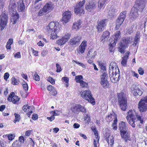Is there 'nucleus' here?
I'll list each match as a JSON object with an SVG mask.
<instances>
[{
  "instance_id": "14",
  "label": "nucleus",
  "mask_w": 147,
  "mask_h": 147,
  "mask_svg": "<svg viewBox=\"0 0 147 147\" xmlns=\"http://www.w3.org/2000/svg\"><path fill=\"white\" fill-rule=\"evenodd\" d=\"M87 42L86 40H84L82 41L78 48L76 50L78 54L84 53L87 47Z\"/></svg>"
},
{
  "instance_id": "35",
  "label": "nucleus",
  "mask_w": 147,
  "mask_h": 147,
  "mask_svg": "<svg viewBox=\"0 0 147 147\" xmlns=\"http://www.w3.org/2000/svg\"><path fill=\"white\" fill-rule=\"evenodd\" d=\"M91 129L94 133L95 136V139L94 140H96L97 141V144H99V140L100 137L98 136V133L96 127L91 128Z\"/></svg>"
},
{
  "instance_id": "12",
  "label": "nucleus",
  "mask_w": 147,
  "mask_h": 147,
  "mask_svg": "<svg viewBox=\"0 0 147 147\" xmlns=\"http://www.w3.org/2000/svg\"><path fill=\"white\" fill-rule=\"evenodd\" d=\"M71 36V34L70 33L65 34L61 39L57 41V44L60 46L65 44L69 40Z\"/></svg>"
},
{
  "instance_id": "15",
  "label": "nucleus",
  "mask_w": 147,
  "mask_h": 147,
  "mask_svg": "<svg viewBox=\"0 0 147 147\" xmlns=\"http://www.w3.org/2000/svg\"><path fill=\"white\" fill-rule=\"evenodd\" d=\"M71 16V11H65L62 14V22L63 23L66 24L70 20Z\"/></svg>"
},
{
  "instance_id": "34",
  "label": "nucleus",
  "mask_w": 147,
  "mask_h": 147,
  "mask_svg": "<svg viewBox=\"0 0 147 147\" xmlns=\"http://www.w3.org/2000/svg\"><path fill=\"white\" fill-rule=\"evenodd\" d=\"M121 34V33L120 31H116L115 34L113 36L114 39L112 41L117 43L118 40V38Z\"/></svg>"
},
{
  "instance_id": "40",
  "label": "nucleus",
  "mask_w": 147,
  "mask_h": 147,
  "mask_svg": "<svg viewBox=\"0 0 147 147\" xmlns=\"http://www.w3.org/2000/svg\"><path fill=\"white\" fill-rule=\"evenodd\" d=\"M80 104H76L71 108V109L74 112L77 113L79 112Z\"/></svg>"
},
{
  "instance_id": "60",
  "label": "nucleus",
  "mask_w": 147,
  "mask_h": 147,
  "mask_svg": "<svg viewBox=\"0 0 147 147\" xmlns=\"http://www.w3.org/2000/svg\"><path fill=\"white\" fill-rule=\"evenodd\" d=\"M138 71L139 74L140 75H142L144 74V70L141 67H140L138 69Z\"/></svg>"
},
{
  "instance_id": "13",
  "label": "nucleus",
  "mask_w": 147,
  "mask_h": 147,
  "mask_svg": "<svg viewBox=\"0 0 147 147\" xmlns=\"http://www.w3.org/2000/svg\"><path fill=\"white\" fill-rule=\"evenodd\" d=\"M59 24L58 22H50L47 27V29L48 32H50L51 31L57 30L59 28Z\"/></svg>"
},
{
  "instance_id": "36",
  "label": "nucleus",
  "mask_w": 147,
  "mask_h": 147,
  "mask_svg": "<svg viewBox=\"0 0 147 147\" xmlns=\"http://www.w3.org/2000/svg\"><path fill=\"white\" fill-rule=\"evenodd\" d=\"M130 37H126L123 38L122 39V42L125 46L128 47V45L130 44L131 41L130 40Z\"/></svg>"
},
{
  "instance_id": "7",
  "label": "nucleus",
  "mask_w": 147,
  "mask_h": 147,
  "mask_svg": "<svg viewBox=\"0 0 147 147\" xmlns=\"http://www.w3.org/2000/svg\"><path fill=\"white\" fill-rule=\"evenodd\" d=\"M140 86L138 83L134 84L131 86V91L134 96H140L142 94L143 92L139 88Z\"/></svg>"
},
{
  "instance_id": "21",
  "label": "nucleus",
  "mask_w": 147,
  "mask_h": 147,
  "mask_svg": "<svg viewBox=\"0 0 147 147\" xmlns=\"http://www.w3.org/2000/svg\"><path fill=\"white\" fill-rule=\"evenodd\" d=\"M17 10L19 12L24 11L25 9V5L24 3L23 0H19L17 2Z\"/></svg>"
},
{
  "instance_id": "63",
  "label": "nucleus",
  "mask_w": 147,
  "mask_h": 147,
  "mask_svg": "<svg viewBox=\"0 0 147 147\" xmlns=\"http://www.w3.org/2000/svg\"><path fill=\"white\" fill-rule=\"evenodd\" d=\"M55 88L54 86L51 85L48 86L47 87V89L50 92H51Z\"/></svg>"
},
{
  "instance_id": "30",
  "label": "nucleus",
  "mask_w": 147,
  "mask_h": 147,
  "mask_svg": "<svg viewBox=\"0 0 147 147\" xmlns=\"http://www.w3.org/2000/svg\"><path fill=\"white\" fill-rule=\"evenodd\" d=\"M117 43L111 41L109 45V51L110 53L113 52L114 53L115 50V47Z\"/></svg>"
},
{
  "instance_id": "8",
  "label": "nucleus",
  "mask_w": 147,
  "mask_h": 147,
  "mask_svg": "<svg viewBox=\"0 0 147 147\" xmlns=\"http://www.w3.org/2000/svg\"><path fill=\"white\" fill-rule=\"evenodd\" d=\"M7 22V16L5 13H2L0 16V26L1 31L6 26Z\"/></svg>"
},
{
  "instance_id": "6",
  "label": "nucleus",
  "mask_w": 147,
  "mask_h": 147,
  "mask_svg": "<svg viewBox=\"0 0 147 147\" xmlns=\"http://www.w3.org/2000/svg\"><path fill=\"white\" fill-rule=\"evenodd\" d=\"M138 108L140 113L147 111V96L140 99L138 104Z\"/></svg>"
},
{
  "instance_id": "24",
  "label": "nucleus",
  "mask_w": 147,
  "mask_h": 147,
  "mask_svg": "<svg viewBox=\"0 0 147 147\" xmlns=\"http://www.w3.org/2000/svg\"><path fill=\"white\" fill-rule=\"evenodd\" d=\"M127 125V123L126 122L122 121L120 122L119 125V129L120 132L126 131L128 129Z\"/></svg>"
},
{
  "instance_id": "53",
  "label": "nucleus",
  "mask_w": 147,
  "mask_h": 147,
  "mask_svg": "<svg viewBox=\"0 0 147 147\" xmlns=\"http://www.w3.org/2000/svg\"><path fill=\"white\" fill-rule=\"evenodd\" d=\"M15 119L14 120V123H16L17 121H19L20 119V116L18 114L15 113Z\"/></svg>"
},
{
  "instance_id": "50",
  "label": "nucleus",
  "mask_w": 147,
  "mask_h": 147,
  "mask_svg": "<svg viewBox=\"0 0 147 147\" xmlns=\"http://www.w3.org/2000/svg\"><path fill=\"white\" fill-rule=\"evenodd\" d=\"M47 81L50 82L52 85H54L55 84V80L51 76H49L47 79Z\"/></svg>"
},
{
  "instance_id": "41",
  "label": "nucleus",
  "mask_w": 147,
  "mask_h": 147,
  "mask_svg": "<svg viewBox=\"0 0 147 147\" xmlns=\"http://www.w3.org/2000/svg\"><path fill=\"white\" fill-rule=\"evenodd\" d=\"M75 79L77 83L80 84L83 81V77L82 75L76 76L75 77Z\"/></svg>"
},
{
  "instance_id": "49",
  "label": "nucleus",
  "mask_w": 147,
  "mask_h": 147,
  "mask_svg": "<svg viewBox=\"0 0 147 147\" xmlns=\"http://www.w3.org/2000/svg\"><path fill=\"white\" fill-rule=\"evenodd\" d=\"M80 106L79 107V112H81L82 113H86V110L85 107L82 106L81 105H79Z\"/></svg>"
},
{
  "instance_id": "3",
  "label": "nucleus",
  "mask_w": 147,
  "mask_h": 147,
  "mask_svg": "<svg viewBox=\"0 0 147 147\" xmlns=\"http://www.w3.org/2000/svg\"><path fill=\"white\" fill-rule=\"evenodd\" d=\"M118 102L121 109L125 111L127 106V100L126 94L121 92L117 94Z\"/></svg>"
},
{
  "instance_id": "43",
  "label": "nucleus",
  "mask_w": 147,
  "mask_h": 147,
  "mask_svg": "<svg viewBox=\"0 0 147 147\" xmlns=\"http://www.w3.org/2000/svg\"><path fill=\"white\" fill-rule=\"evenodd\" d=\"M100 69H101V71L102 73V75H103L104 74H105V75L106 76L108 75L107 74V72L106 70V67L102 63H101L100 65Z\"/></svg>"
},
{
  "instance_id": "26",
  "label": "nucleus",
  "mask_w": 147,
  "mask_h": 147,
  "mask_svg": "<svg viewBox=\"0 0 147 147\" xmlns=\"http://www.w3.org/2000/svg\"><path fill=\"white\" fill-rule=\"evenodd\" d=\"M96 5L94 3L92 2H89V4L85 6L86 9L88 11L91 12L96 7Z\"/></svg>"
},
{
  "instance_id": "57",
  "label": "nucleus",
  "mask_w": 147,
  "mask_h": 147,
  "mask_svg": "<svg viewBox=\"0 0 147 147\" xmlns=\"http://www.w3.org/2000/svg\"><path fill=\"white\" fill-rule=\"evenodd\" d=\"M56 66L57 67L56 72L57 73L60 72L62 70L61 66L58 63L56 64Z\"/></svg>"
},
{
  "instance_id": "44",
  "label": "nucleus",
  "mask_w": 147,
  "mask_h": 147,
  "mask_svg": "<svg viewBox=\"0 0 147 147\" xmlns=\"http://www.w3.org/2000/svg\"><path fill=\"white\" fill-rule=\"evenodd\" d=\"M105 2L106 1L105 0H99L98 3V7L100 9L102 8L103 7Z\"/></svg>"
},
{
  "instance_id": "39",
  "label": "nucleus",
  "mask_w": 147,
  "mask_h": 147,
  "mask_svg": "<svg viewBox=\"0 0 147 147\" xmlns=\"http://www.w3.org/2000/svg\"><path fill=\"white\" fill-rule=\"evenodd\" d=\"M117 117H115V118L114 119L113 122L111 125V126L113 127V129L114 130H117Z\"/></svg>"
},
{
  "instance_id": "11",
  "label": "nucleus",
  "mask_w": 147,
  "mask_h": 147,
  "mask_svg": "<svg viewBox=\"0 0 147 147\" xmlns=\"http://www.w3.org/2000/svg\"><path fill=\"white\" fill-rule=\"evenodd\" d=\"M20 98L18 96L15 95V93L12 92L10 93L7 97V100L12 102L13 104H18L19 103Z\"/></svg>"
},
{
  "instance_id": "48",
  "label": "nucleus",
  "mask_w": 147,
  "mask_h": 147,
  "mask_svg": "<svg viewBox=\"0 0 147 147\" xmlns=\"http://www.w3.org/2000/svg\"><path fill=\"white\" fill-rule=\"evenodd\" d=\"M11 84L13 85H17L19 84V82L15 78L13 77L11 79Z\"/></svg>"
},
{
  "instance_id": "1",
  "label": "nucleus",
  "mask_w": 147,
  "mask_h": 147,
  "mask_svg": "<svg viewBox=\"0 0 147 147\" xmlns=\"http://www.w3.org/2000/svg\"><path fill=\"white\" fill-rule=\"evenodd\" d=\"M147 0H136L134 6L131 8L129 14L130 19L135 20L138 16V11L142 12L145 7Z\"/></svg>"
},
{
  "instance_id": "61",
  "label": "nucleus",
  "mask_w": 147,
  "mask_h": 147,
  "mask_svg": "<svg viewBox=\"0 0 147 147\" xmlns=\"http://www.w3.org/2000/svg\"><path fill=\"white\" fill-rule=\"evenodd\" d=\"M9 74L7 72L5 73L4 75L3 78L5 80L7 81V79L9 77Z\"/></svg>"
},
{
  "instance_id": "4",
  "label": "nucleus",
  "mask_w": 147,
  "mask_h": 147,
  "mask_svg": "<svg viewBox=\"0 0 147 147\" xmlns=\"http://www.w3.org/2000/svg\"><path fill=\"white\" fill-rule=\"evenodd\" d=\"M81 96L82 98L90 102L93 105L95 104L94 98L92 96L91 92L89 90H82L80 92Z\"/></svg>"
},
{
  "instance_id": "27",
  "label": "nucleus",
  "mask_w": 147,
  "mask_h": 147,
  "mask_svg": "<svg viewBox=\"0 0 147 147\" xmlns=\"http://www.w3.org/2000/svg\"><path fill=\"white\" fill-rule=\"evenodd\" d=\"M20 16L19 14L16 12L15 14H13L11 19L12 24H15L17 22L19 21Z\"/></svg>"
},
{
  "instance_id": "2",
  "label": "nucleus",
  "mask_w": 147,
  "mask_h": 147,
  "mask_svg": "<svg viewBox=\"0 0 147 147\" xmlns=\"http://www.w3.org/2000/svg\"><path fill=\"white\" fill-rule=\"evenodd\" d=\"M126 119L128 122L133 127L136 126V123L138 121L142 124L144 121L142 116L139 115L134 109H130L127 113Z\"/></svg>"
},
{
  "instance_id": "59",
  "label": "nucleus",
  "mask_w": 147,
  "mask_h": 147,
  "mask_svg": "<svg viewBox=\"0 0 147 147\" xmlns=\"http://www.w3.org/2000/svg\"><path fill=\"white\" fill-rule=\"evenodd\" d=\"M33 78L36 81H38L40 80V77L36 72L33 76Z\"/></svg>"
},
{
  "instance_id": "38",
  "label": "nucleus",
  "mask_w": 147,
  "mask_h": 147,
  "mask_svg": "<svg viewBox=\"0 0 147 147\" xmlns=\"http://www.w3.org/2000/svg\"><path fill=\"white\" fill-rule=\"evenodd\" d=\"M13 42V40L12 38H9L7 42L5 47L7 49L9 50L11 49V45Z\"/></svg>"
},
{
  "instance_id": "37",
  "label": "nucleus",
  "mask_w": 147,
  "mask_h": 147,
  "mask_svg": "<svg viewBox=\"0 0 147 147\" xmlns=\"http://www.w3.org/2000/svg\"><path fill=\"white\" fill-rule=\"evenodd\" d=\"M51 38L55 39L59 37V36L57 35V33L58 32L57 30L51 31Z\"/></svg>"
},
{
  "instance_id": "62",
  "label": "nucleus",
  "mask_w": 147,
  "mask_h": 147,
  "mask_svg": "<svg viewBox=\"0 0 147 147\" xmlns=\"http://www.w3.org/2000/svg\"><path fill=\"white\" fill-rule=\"evenodd\" d=\"M14 136L13 134H9L8 136V138L9 140L11 141L14 138Z\"/></svg>"
},
{
  "instance_id": "42",
  "label": "nucleus",
  "mask_w": 147,
  "mask_h": 147,
  "mask_svg": "<svg viewBox=\"0 0 147 147\" xmlns=\"http://www.w3.org/2000/svg\"><path fill=\"white\" fill-rule=\"evenodd\" d=\"M126 14L127 11H123L120 13L119 16L118 18H120L124 20L126 17Z\"/></svg>"
},
{
  "instance_id": "20",
  "label": "nucleus",
  "mask_w": 147,
  "mask_h": 147,
  "mask_svg": "<svg viewBox=\"0 0 147 147\" xmlns=\"http://www.w3.org/2000/svg\"><path fill=\"white\" fill-rule=\"evenodd\" d=\"M120 133L122 138L124 140L125 142H127L128 140H131L130 134L127 130L121 131L120 132Z\"/></svg>"
},
{
  "instance_id": "45",
  "label": "nucleus",
  "mask_w": 147,
  "mask_h": 147,
  "mask_svg": "<svg viewBox=\"0 0 147 147\" xmlns=\"http://www.w3.org/2000/svg\"><path fill=\"white\" fill-rule=\"evenodd\" d=\"M95 52V51H94L93 49H91L88 52L87 56L92 58L94 56L93 53Z\"/></svg>"
},
{
  "instance_id": "25",
  "label": "nucleus",
  "mask_w": 147,
  "mask_h": 147,
  "mask_svg": "<svg viewBox=\"0 0 147 147\" xmlns=\"http://www.w3.org/2000/svg\"><path fill=\"white\" fill-rule=\"evenodd\" d=\"M110 33L107 30H106L102 34L101 36L100 40L101 41H103V43L105 42L106 40L109 38Z\"/></svg>"
},
{
  "instance_id": "31",
  "label": "nucleus",
  "mask_w": 147,
  "mask_h": 147,
  "mask_svg": "<svg viewBox=\"0 0 147 147\" xmlns=\"http://www.w3.org/2000/svg\"><path fill=\"white\" fill-rule=\"evenodd\" d=\"M82 23L81 20H78L77 22L74 23L72 26V29L77 30L80 28V26Z\"/></svg>"
},
{
  "instance_id": "19",
  "label": "nucleus",
  "mask_w": 147,
  "mask_h": 147,
  "mask_svg": "<svg viewBox=\"0 0 147 147\" xmlns=\"http://www.w3.org/2000/svg\"><path fill=\"white\" fill-rule=\"evenodd\" d=\"M43 9L47 13L51 12L54 8V5L50 2L46 3L43 7Z\"/></svg>"
},
{
  "instance_id": "54",
  "label": "nucleus",
  "mask_w": 147,
  "mask_h": 147,
  "mask_svg": "<svg viewBox=\"0 0 147 147\" xmlns=\"http://www.w3.org/2000/svg\"><path fill=\"white\" fill-rule=\"evenodd\" d=\"M114 117V116L112 114H110L106 117V119L109 122H110L113 120V118L112 117Z\"/></svg>"
},
{
  "instance_id": "18",
  "label": "nucleus",
  "mask_w": 147,
  "mask_h": 147,
  "mask_svg": "<svg viewBox=\"0 0 147 147\" xmlns=\"http://www.w3.org/2000/svg\"><path fill=\"white\" fill-rule=\"evenodd\" d=\"M116 71H118V72H119V69L116 63L114 62H111L110 63L109 67V74L111 72H112V73H113V72H115Z\"/></svg>"
},
{
  "instance_id": "16",
  "label": "nucleus",
  "mask_w": 147,
  "mask_h": 147,
  "mask_svg": "<svg viewBox=\"0 0 147 147\" xmlns=\"http://www.w3.org/2000/svg\"><path fill=\"white\" fill-rule=\"evenodd\" d=\"M109 74V76L111 78V80L112 82L115 83L117 82L120 79V72H119L118 71L116 72H113V73L111 72V75Z\"/></svg>"
},
{
  "instance_id": "9",
  "label": "nucleus",
  "mask_w": 147,
  "mask_h": 147,
  "mask_svg": "<svg viewBox=\"0 0 147 147\" xmlns=\"http://www.w3.org/2000/svg\"><path fill=\"white\" fill-rule=\"evenodd\" d=\"M105 74L101 75L100 83L103 88H109L110 87V84L107 80L108 75L106 76Z\"/></svg>"
},
{
  "instance_id": "55",
  "label": "nucleus",
  "mask_w": 147,
  "mask_h": 147,
  "mask_svg": "<svg viewBox=\"0 0 147 147\" xmlns=\"http://www.w3.org/2000/svg\"><path fill=\"white\" fill-rule=\"evenodd\" d=\"M12 145L13 147H20V146L19 142L17 140L15 141L13 143Z\"/></svg>"
},
{
  "instance_id": "28",
  "label": "nucleus",
  "mask_w": 147,
  "mask_h": 147,
  "mask_svg": "<svg viewBox=\"0 0 147 147\" xmlns=\"http://www.w3.org/2000/svg\"><path fill=\"white\" fill-rule=\"evenodd\" d=\"M130 53L129 51L126 52L125 55L123 56L121 63V65L124 66H125L127 64V59L129 57V56Z\"/></svg>"
},
{
  "instance_id": "22",
  "label": "nucleus",
  "mask_w": 147,
  "mask_h": 147,
  "mask_svg": "<svg viewBox=\"0 0 147 147\" xmlns=\"http://www.w3.org/2000/svg\"><path fill=\"white\" fill-rule=\"evenodd\" d=\"M81 38V37L78 35L74 37L70 40V44L72 45L78 44L80 42Z\"/></svg>"
},
{
  "instance_id": "56",
  "label": "nucleus",
  "mask_w": 147,
  "mask_h": 147,
  "mask_svg": "<svg viewBox=\"0 0 147 147\" xmlns=\"http://www.w3.org/2000/svg\"><path fill=\"white\" fill-rule=\"evenodd\" d=\"M16 5L14 2H10L9 7L10 9H11L12 10H13L14 8L16 7Z\"/></svg>"
},
{
  "instance_id": "64",
  "label": "nucleus",
  "mask_w": 147,
  "mask_h": 147,
  "mask_svg": "<svg viewBox=\"0 0 147 147\" xmlns=\"http://www.w3.org/2000/svg\"><path fill=\"white\" fill-rule=\"evenodd\" d=\"M50 92V93L53 96H55L57 94V91L55 88L52 91Z\"/></svg>"
},
{
  "instance_id": "17",
  "label": "nucleus",
  "mask_w": 147,
  "mask_h": 147,
  "mask_svg": "<svg viewBox=\"0 0 147 147\" xmlns=\"http://www.w3.org/2000/svg\"><path fill=\"white\" fill-rule=\"evenodd\" d=\"M105 135V139L108 145L110 144L111 147L113 146L114 142V137L113 136H111L110 134L109 133H106Z\"/></svg>"
},
{
  "instance_id": "47",
  "label": "nucleus",
  "mask_w": 147,
  "mask_h": 147,
  "mask_svg": "<svg viewBox=\"0 0 147 147\" xmlns=\"http://www.w3.org/2000/svg\"><path fill=\"white\" fill-rule=\"evenodd\" d=\"M60 111L57 110H55L53 111H51L50 112V113L52 114V115L55 116L59 115L60 113L59 112Z\"/></svg>"
},
{
  "instance_id": "10",
  "label": "nucleus",
  "mask_w": 147,
  "mask_h": 147,
  "mask_svg": "<svg viewBox=\"0 0 147 147\" xmlns=\"http://www.w3.org/2000/svg\"><path fill=\"white\" fill-rule=\"evenodd\" d=\"M108 21L107 19H105L97 22L96 28L98 32H101L102 31L104 28L106 26Z\"/></svg>"
},
{
  "instance_id": "33",
  "label": "nucleus",
  "mask_w": 147,
  "mask_h": 147,
  "mask_svg": "<svg viewBox=\"0 0 147 147\" xmlns=\"http://www.w3.org/2000/svg\"><path fill=\"white\" fill-rule=\"evenodd\" d=\"M140 40V34L138 32H137L134 38V40L133 42V45L134 46H136L138 41Z\"/></svg>"
},
{
  "instance_id": "46",
  "label": "nucleus",
  "mask_w": 147,
  "mask_h": 147,
  "mask_svg": "<svg viewBox=\"0 0 147 147\" xmlns=\"http://www.w3.org/2000/svg\"><path fill=\"white\" fill-rule=\"evenodd\" d=\"M80 83V86L82 88H87L88 86V83L83 81Z\"/></svg>"
},
{
  "instance_id": "52",
  "label": "nucleus",
  "mask_w": 147,
  "mask_h": 147,
  "mask_svg": "<svg viewBox=\"0 0 147 147\" xmlns=\"http://www.w3.org/2000/svg\"><path fill=\"white\" fill-rule=\"evenodd\" d=\"M31 50L34 56H38V53L39 52L38 51H35L33 48L32 47L31 48Z\"/></svg>"
},
{
  "instance_id": "23",
  "label": "nucleus",
  "mask_w": 147,
  "mask_h": 147,
  "mask_svg": "<svg viewBox=\"0 0 147 147\" xmlns=\"http://www.w3.org/2000/svg\"><path fill=\"white\" fill-rule=\"evenodd\" d=\"M22 109L25 112H27L26 115L28 117H30L33 112L32 107L28 105H24L22 107Z\"/></svg>"
},
{
  "instance_id": "51",
  "label": "nucleus",
  "mask_w": 147,
  "mask_h": 147,
  "mask_svg": "<svg viewBox=\"0 0 147 147\" xmlns=\"http://www.w3.org/2000/svg\"><path fill=\"white\" fill-rule=\"evenodd\" d=\"M47 13L42 8L38 12V15L39 16H41L45 15V13Z\"/></svg>"
},
{
  "instance_id": "29",
  "label": "nucleus",
  "mask_w": 147,
  "mask_h": 147,
  "mask_svg": "<svg viewBox=\"0 0 147 147\" xmlns=\"http://www.w3.org/2000/svg\"><path fill=\"white\" fill-rule=\"evenodd\" d=\"M127 47L125 46V45H124L122 42H121L118 47V51L121 53L124 54L125 53V49Z\"/></svg>"
},
{
  "instance_id": "58",
  "label": "nucleus",
  "mask_w": 147,
  "mask_h": 147,
  "mask_svg": "<svg viewBox=\"0 0 147 147\" xmlns=\"http://www.w3.org/2000/svg\"><path fill=\"white\" fill-rule=\"evenodd\" d=\"M23 87L25 91L26 92L28 90V86L26 83L25 82L23 84Z\"/></svg>"
},
{
  "instance_id": "5",
  "label": "nucleus",
  "mask_w": 147,
  "mask_h": 147,
  "mask_svg": "<svg viewBox=\"0 0 147 147\" xmlns=\"http://www.w3.org/2000/svg\"><path fill=\"white\" fill-rule=\"evenodd\" d=\"M85 2V0H83L76 3L74 9V12L76 15L81 16L84 14L85 11L83 6Z\"/></svg>"
},
{
  "instance_id": "32",
  "label": "nucleus",
  "mask_w": 147,
  "mask_h": 147,
  "mask_svg": "<svg viewBox=\"0 0 147 147\" xmlns=\"http://www.w3.org/2000/svg\"><path fill=\"white\" fill-rule=\"evenodd\" d=\"M124 21V20L122 19L118 18L116 22V25L115 28L116 30H117L119 28Z\"/></svg>"
}]
</instances>
